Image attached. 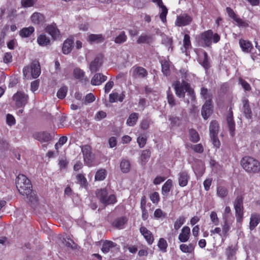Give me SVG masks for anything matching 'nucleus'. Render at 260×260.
Segmentation results:
<instances>
[{"label": "nucleus", "mask_w": 260, "mask_h": 260, "mask_svg": "<svg viewBox=\"0 0 260 260\" xmlns=\"http://www.w3.org/2000/svg\"><path fill=\"white\" fill-rule=\"evenodd\" d=\"M241 165L248 173L255 174L260 171V162L253 157H244L241 160Z\"/></svg>", "instance_id": "obj_2"}, {"label": "nucleus", "mask_w": 260, "mask_h": 260, "mask_svg": "<svg viewBox=\"0 0 260 260\" xmlns=\"http://www.w3.org/2000/svg\"><path fill=\"white\" fill-rule=\"evenodd\" d=\"M138 116L139 115L137 113L131 114L127 119L126 124L129 126H134L138 119Z\"/></svg>", "instance_id": "obj_34"}, {"label": "nucleus", "mask_w": 260, "mask_h": 260, "mask_svg": "<svg viewBox=\"0 0 260 260\" xmlns=\"http://www.w3.org/2000/svg\"><path fill=\"white\" fill-rule=\"evenodd\" d=\"M211 102V100H207L202 107V115L205 119H207L212 112V105Z\"/></svg>", "instance_id": "obj_14"}, {"label": "nucleus", "mask_w": 260, "mask_h": 260, "mask_svg": "<svg viewBox=\"0 0 260 260\" xmlns=\"http://www.w3.org/2000/svg\"><path fill=\"white\" fill-rule=\"evenodd\" d=\"M77 181L82 187H86L87 182L85 176L82 174H79L76 176Z\"/></svg>", "instance_id": "obj_42"}, {"label": "nucleus", "mask_w": 260, "mask_h": 260, "mask_svg": "<svg viewBox=\"0 0 260 260\" xmlns=\"http://www.w3.org/2000/svg\"><path fill=\"white\" fill-rule=\"evenodd\" d=\"M127 39L126 36L124 32H121L120 34L115 38L114 41L116 43L121 44L126 41Z\"/></svg>", "instance_id": "obj_49"}, {"label": "nucleus", "mask_w": 260, "mask_h": 260, "mask_svg": "<svg viewBox=\"0 0 260 260\" xmlns=\"http://www.w3.org/2000/svg\"><path fill=\"white\" fill-rule=\"evenodd\" d=\"M161 65V71L166 76H169L170 74V62L169 61L165 59L160 61Z\"/></svg>", "instance_id": "obj_31"}, {"label": "nucleus", "mask_w": 260, "mask_h": 260, "mask_svg": "<svg viewBox=\"0 0 260 260\" xmlns=\"http://www.w3.org/2000/svg\"><path fill=\"white\" fill-rule=\"evenodd\" d=\"M150 156V152L148 150H143L142 152L141 155V159L142 162V164H145V162L148 160Z\"/></svg>", "instance_id": "obj_55"}, {"label": "nucleus", "mask_w": 260, "mask_h": 260, "mask_svg": "<svg viewBox=\"0 0 260 260\" xmlns=\"http://www.w3.org/2000/svg\"><path fill=\"white\" fill-rule=\"evenodd\" d=\"M68 138L66 136H62L59 139L58 141L55 145V149L58 151L67 141Z\"/></svg>", "instance_id": "obj_50"}, {"label": "nucleus", "mask_w": 260, "mask_h": 260, "mask_svg": "<svg viewBox=\"0 0 260 260\" xmlns=\"http://www.w3.org/2000/svg\"><path fill=\"white\" fill-rule=\"evenodd\" d=\"M16 185L20 193L28 196L32 191L29 180L24 175L19 174L16 179Z\"/></svg>", "instance_id": "obj_3"}, {"label": "nucleus", "mask_w": 260, "mask_h": 260, "mask_svg": "<svg viewBox=\"0 0 260 260\" xmlns=\"http://www.w3.org/2000/svg\"><path fill=\"white\" fill-rule=\"evenodd\" d=\"M114 86V82L113 81H109L105 85L104 91L105 93H108Z\"/></svg>", "instance_id": "obj_60"}, {"label": "nucleus", "mask_w": 260, "mask_h": 260, "mask_svg": "<svg viewBox=\"0 0 260 260\" xmlns=\"http://www.w3.org/2000/svg\"><path fill=\"white\" fill-rule=\"evenodd\" d=\"M30 20L34 24H40L45 21V16L39 12L34 13L30 16Z\"/></svg>", "instance_id": "obj_20"}, {"label": "nucleus", "mask_w": 260, "mask_h": 260, "mask_svg": "<svg viewBox=\"0 0 260 260\" xmlns=\"http://www.w3.org/2000/svg\"><path fill=\"white\" fill-rule=\"evenodd\" d=\"M101 65V62L99 57H96L90 64L89 69L92 72H95Z\"/></svg>", "instance_id": "obj_35"}, {"label": "nucleus", "mask_w": 260, "mask_h": 260, "mask_svg": "<svg viewBox=\"0 0 260 260\" xmlns=\"http://www.w3.org/2000/svg\"><path fill=\"white\" fill-rule=\"evenodd\" d=\"M96 196L101 202L104 205L113 204L116 202V199L114 194H109L106 188L98 190Z\"/></svg>", "instance_id": "obj_5"}, {"label": "nucleus", "mask_w": 260, "mask_h": 260, "mask_svg": "<svg viewBox=\"0 0 260 260\" xmlns=\"http://www.w3.org/2000/svg\"><path fill=\"white\" fill-rule=\"evenodd\" d=\"M37 0H21V5L24 8L31 7L34 6Z\"/></svg>", "instance_id": "obj_53"}, {"label": "nucleus", "mask_w": 260, "mask_h": 260, "mask_svg": "<svg viewBox=\"0 0 260 260\" xmlns=\"http://www.w3.org/2000/svg\"><path fill=\"white\" fill-rule=\"evenodd\" d=\"M120 167L123 173H126L128 172L131 167L129 161L126 159H122L120 162Z\"/></svg>", "instance_id": "obj_39"}, {"label": "nucleus", "mask_w": 260, "mask_h": 260, "mask_svg": "<svg viewBox=\"0 0 260 260\" xmlns=\"http://www.w3.org/2000/svg\"><path fill=\"white\" fill-rule=\"evenodd\" d=\"M195 246L196 244L194 243L181 244L179 246V249L183 253L191 254L193 253Z\"/></svg>", "instance_id": "obj_25"}, {"label": "nucleus", "mask_w": 260, "mask_h": 260, "mask_svg": "<svg viewBox=\"0 0 260 260\" xmlns=\"http://www.w3.org/2000/svg\"><path fill=\"white\" fill-rule=\"evenodd\" d=\"M226 12L228 16L235 22L236 25L239 27H246L248 26V23L238 16L231 8L227 7Z\"/></svg>", "instance_id": "obj_10"}, {"label": "nucleus", "mask_w": 260, "mask_h": 260, "mask_svg": "<svg viewBox=\"0 0 260 260\" xmlns=\"http://www.w3.org/2000/svg\"><path fill=\"white\" fill-rule=\"evenodd\" d=\"M260 222V215L257 213H253L251 214L250 222H249V229L250 231L253 230L255 228Z\"/></svg>", "instance_id": "obj_19"}, {"label": "nucleus", "mask_w": 260, "mask_h": 260, "mask_svg": "<svg viewBox=\"0 0 260 260\" xmlns=\"http://www.w3.org/2000/svg\"><path fill=\"white\" fill-rule=\"evenodd\" d=\"M28 99V95L22 91L17 92L13 96V100L18 108L24 107L27 103Z\"/></svg>", "instance_id": "obj_9"}, {"label": "nucleus", "mask_w": 260, "mask_h": 260, "mask_svg": "<svg viewBox=\"0 0 260 260\" xmlns=\"http://www.w3.org/2000/svg\"><path fill=\"white\" fill-rule=\"evenodd\" d=\"M190 140L193 142H197L199 140V136L198 133L194 129L189 131Z\"/></svg>", "instance_id": "obj_54"}, {"label": "nucleus", "mask_w": 260, "mask_h": 260, "mask_svg": "<svg viewBox=\"0 0 260 260\" xmlns=\"http://www.w3.org/2000/svg\"><path fill=\"white\" fill-rule=\"evenodd\" d=\"M87 41L90 43H99L103 42L104 38L101 35L91 34L88 36Z\"/></svg>", "instance_id": "obj_33"}, {"label": "nucleus", "mask_w": 260, "mask_h": 260, "mask_svg": "<svg viewBox=\"0 0 260 260\" xmlns=\"http://www.w3.org/2000/svg\"><path fill=\"white\" fill-rule=\"evenodd\" d=\"M161 9V12L160 13L159 17L163 23L167 21L166 16L168 14V9L165 6L162 5L159 7Z\"/></svg>", "instance_id": "obj_44"}, {"label": "nucleus", "mask_w": 260, "mask_h": 260, "mask_svg": "<svg viewBox=\"0 0 260 260\" xmlns=\"http://www.w3.org/2000/svg\"><path fill=\"white\" fill-rule=\"evenodd\" d=\"M224 224L222 227V232L224 237H225L230 229V226L228 224V222L226 219H224Z\"/></svg>", "instance_id": "obj_56"}, {"label": "nucleus", "mask_w": 260, "mask_h": 260, "mask_svg": "<svg viewBox=\"0 0 260 260\" xmlns=\"http://www.w3.org/2000/svg\"><path fill=\"white\" fill-rule=\"evenodd\" d=\"M173 182L171 179H168L162 185L161 193L163 196H167L172 187Z\"/></svg>", "instance_id": "obj_30"}, {"label": "nucleus", "mask_w": 260, "mask_h": 260, "mask_svg": "<svg viewBox=\"0 0 260 260\" xmlns=\"http://www.w3.org/2000/svg\"><path fill=\"white\" fill-rule=\"evenodd\" d=\"M140 232L143 236L148 244L149 245L152 244L153 242L154 238L151 232L144 226H141L140 228Z\"/></svg>", "instance_id": "obj_17"}, {"label": "nucleus", "mask_w": 260, "mask_h": 260, "mask_svg": "<svg viewBox=\"0 0 260 260\" xmlns=\"http://www.w3.org/2000/svg\"><path fill=\"white\" fill-rule=\"evenodd\" d=\"M183 47L185 50L191 48V43L190 41V37L188 35L185 34L184 36L183 39Z\"/></svg>", "instance_id": "obj_52"}, {"label": "nucleus", "mask_w": 260, "mask_h": 260, "mask_svg": "<svg viewBox=\"0 0 260 260\" xmlns=\"http://www.w3.org/2000/svg\"><path fill=\"white\" fill-rule=\"evenodd\" d=\"M50 38L45 34L40 35L37 38V43L39 46L45 47L50 45Z\"/></svg>", "instance_id": "obj_22"}, {"label": "nucleus", "mask_w": 260, "mask_h": 260, "mask_svg": "<svg viewBox=\"0 0 260 260\" xmlns=\"http://www.w3.org/2000/svg\"><path fill=\"white\" fill-rule=\"evenodd\" d=\"M169 120L174 126L179 125L180 124V119L176 116L170 117Z\"/></svg>", "instance_id": "obj_64"}, {"label": "nucleus", "mask_w": 260, "mask_h": 260, "mask_svg": "<svg viewBox=\"0 0 260 260\" xmlns=\"http://www.w3.org/2000/svg\"><path fill=\"white\" fill-rule=\"evenodd\" d=\"M35 31V28L30 26L28 27H24L19 31V35L21 38H28Z\"/></svg>", "instance_id": "obj_28"}, {"label": "nucleus", "mask_w": 260, "mask_h": 260, "mask_svg": "<svg viewBox=\"0 0 260 260\" xmlns=\"http://www.w3.org/2000/svg\"><path fill=\"white\" fill-rule=\"evenodd\" d=\"M185 221V218L184 216H179L174 222V229L176 230H178V229H179L181 227V226L184 223Z\"/></svg>", "instance_id": "obj_43"}, {"label": "nucleus", "mask_w": 260, "mask_h": 260, "mask_svg": "<svg viewBox=\"0 0 260 260\" xmlns=\"http://www.w3.org/2000/svg\"><path fill=\"white\" fill-rule=\"evenodd\" d=\"M34 137L36 140L42 142H48L51 139L50 135L45 132L36 133Z\"/></svg>", "instance_id": "obj_23"}, {"label": "nucleus", "mask_w": 260, "mask_h": 260, "mask_svg": "<svg viewBox=\"0 0 260 260\" xmlns=\"http://www.w3.org/2000/svg\"><path fill=\"white\" fill-rule=\"evenodd\" d=\"M116 246V244L110 241H105L102 245V251L104 253H108L110 248Z\"/></svg>", "instance_id": "obj_38"}, {"label": "nucleus", "mask_w": 260, "mask_h": 260, "mask_svg": "<svg viewBox=\"0 0 260 260\" xmlns=\"http://www.w3.org/2000/svg\"><path fill=\"white\" fill-rule=\"evenodd\" d=\"M73 75L76 79L82 80L85 75V72L80 68H77L74 70Z\"/></svg>", "instance_id": "obj_45"}, {"label": "nucleus", "mask_w": 260, "mask_h": 260, "mask_svg": "<svg viewBox=\"0 0 260 260\" xmlns=\"http://www.w3.org/2000/svg\"><path fill=\"white\" fill-rule=\"evenodd\" d=\"M106 175V171L105 169H100L95 173V180L97 181H102L105 179Z\"/></svg>", "instance_id": "obj_40"}, {"label": "nucleus", "mask_w": 260, "mask_h": 260, "mask_svg": "<svg viewBox=\"0 0 260 260\" xmlns=\"http://www.w3.org/2000/svg\"><path fill=\"white\" fill-rule=\"evenodd\" d=\"M178 180L179 186L181 187L186 186L189 180L188 173L185 171H181L178 174Z\"/></svg>", "instance_id": "obj_15"}, {"label": "nucleus", "mask_w": 260, "mask_h": 260, "mask_svg": "<svg viewBox=\"0 0 260 260\" xmlns=\"http://www.w3.org/2000/svg\"><path fill=\"white\" fill-rule=\"evenodd\" d=\"M192 21V17L186 13L177 15L175 24L177 26L183 27L189 25Z\"/></svg>", "instance_id": "obj_8"}, {"label": "nucleus", "mask_w": 260, "mask_h": 260, "mask_svg": "<svg viewBox=\"0 0 260 260\" xmlns=\"http://www.w3.org/2000/svg\"><path fill=\"white\" fill-rule=\"evenodd\" d=\"M68 91V88L66 86L61 87L57 92V96L60 99H64Z\"/></svg>", "instance_id": "obj_48"}, {"label": "nucleus", "mask_w": 260, "mask_h": 260, "mask_svg": "<svg viewBox=\"0 0 260 260\" xmlns=\"http://www.w3.org/2000/svg\"><path fill=\"white\" fill-rule=\"evenodd\" d=\"M165 213L160 209H156L154 212V217L155 218H159L165 216Z\"/></svg>", "instance_id": "obj_63"}, {"label": "nucleus", "mask_w": 260, "mask_h": 260, "mask_svg": "<svg viewBox=\"0 0 260 260\" xmlns=\"http://www.w3.org/2000/svg\"><path fill=\"white\" fill-rule=\"evenodd\" d=\"M191 148L197 153H202L203 152V147L201 144L193 145L191 146Z\"/></svg>", "instance_id": "obj_61"}, {"label": "nucleus", "mask_w": 260, "mask_h": 260, "mask_svg": "<svg viewBox=\"0 0 260 260\" xmlns=\"http://www.w3.org/2000/svg\"><path fill=\"white\" fill-rule=\"evenodd\" d=\"M60 239L61 242L68 247H70L71 248H74L75 244L68 236L66 235L65 236H63L62 237H61Z\"/></svg>", "instance_id": "obj_36"}, {"label": "nucleus", "mask_w": 260, "mask_h": 260, "mask_svg": "<svg viewBox=\"0 0 260 260\" xmlns=\"http://www.w3.org/2000/svg\"><path fill=\"white\" fill-rule=\"evenodd\" d=\"M218 129L219 125L217 122L216 121H211L209 127L210 135L212 144L216 148H218L220 144V141L217 138Z\"/></svg>", "instance_id": "obj_6"}, {"label": "nucleus", "mask_w": 260, "mask_h": 260, "mask_svg": "<svg viewBox=\"0 0 260 260\" xmlns=\"http://www.w3.org/2000/svg\"><path fill=\"white\" fill-rule=\"evenodd\" d=\"M81 150L83 155L84 161L88 165L91 162L93 159V155L91 152V147L87 145L82 146Z\"/></svg>", "instance_id": "obj_12"}, {"label": "nucleus", "mask_w": 260, "mask_h": 260, "mask_svg": "<svg viewBox=\"0 0 260 260\" xmlns=\"http://www.w3.org/2000/svg\"><path fill=\"white\" fill-rule=\"evenodd\" d=\"M176 95L179 98H184L186 92L190 97L191 101L195 100V94L193 89L191 88L190 85L186 81L182 80L181 82L179 80L174 81L172 84Z\"/></svg>", "instance_id": "obj_1"}, {"label": "nucleus", "mask_w": 260, "mask_h": 260, "mask_svg": "<svg viewBox=\"0 0 260 260\" xmlns=\"http://www.w3.org/2000/svg\"><path fill=\"white\" fill-rule=\"evenodd\" d=\"M226 121L229 128V131L230 132V134L232 136H233L235 134V123L233 120V112L231 111H230V112L228 114Z\"/></svg>", "instance_id": "obj_21"}, {"label": "nucleus", "mask_w": 260, "mask_h": 260, "mask_svg": "<svg viewBox=\"0 0 260 260\" xmlns=\"http://www.w3.org/2000/svg\"><path fill=\"white\" fill-rule=\"evenodd\" d=\"M45 31L48 32L54 40H59L61 38L60 31L54 23L48 25L45 28Z\"/></svg>", "instance_id": "obj_11"}, {"label": "nucleus", "mask_w": 260, "mask_h": 260, "mask_svg": "<svg viewBox=\"0 0 260 260\" xmlns=\"http://www.w3.org/2000/svg\"><path fill=\"white\" fill-rule=\"evenodd\" d=\"M73 42L74 41L73 39L70 38L66 39L64 41L62 48V51L63 54H68L71 52L73 48Z\"/></svg>", "instance_id": "obj_24"}, {"label": "nucleus", "mask_w": 260, "mask_h": 260, "mask_svg": "<svg viewBox=\"0 0 260 260\" xmlns=\"http://www.w3.org/2000/svg\"><path fill=\"white\" fill-rule=\"evenodd\" d=\"M177 75L182 80H183L187 82L191 79V74L188 73V71L184 69H181Z\"/></svg>", "instance_id": "obj_37"}, {"label": "nucleus", "mask_w": 260, "mask_h": 260, "mask_svg": "<svg viewBox=\"0 0 260 260\" xmlns=\"http://www.w3.org/2000/svg\"><path fill=\"white\" fill-rule=\"evenodd\" d=\"M243 108L242 111L247 118H250L252 115V112L249 105V101L246 98H243L242 100Z\"/></svg>", "instance_id": "obj_26"}, {"label": "nucleus", "mask_w": 260, "mask_h": 260, "mask_svg": "<svg viewBox=\"0 0 260 260\" xmlns=\"http://www.w3.org/2000/svg\"><path fill=\"white\" fill-rule=\"evenodd\" d=\"M31 70V76L33 78H38L41 73L40 66L39 63H32L30 67H25L23 69V76L25 78H28L29 76V71Z\"/></svg>", "instance_id": "obj_7"}, {"label": "nucleus", "mask_w": 260, "mask_h": 260, "mask_svg": "<svg viewBox=\"0 0 260 260\" xmlns=\"http://www.w3.org/2000/svg\"><path fill=\"white\" fill-rule=\"evenodd\" d=\"M125 97V94L123 92L119 94L117 92H113L109 94V102L111 103L116 102H122Z\"/></svg>", "instance_id": "obj_27"}, {"label": "nucleus", "mask_w": 260, "mask_h": 260, "mask_svg": "<svg viewBox=\"0 0 260 260\" xmlns=\"http://www.w3.org/2000/svg\"><path fill=\"white\" fill-rule=\"evenodd\" d=\"M201 95L202 98L207 100H211V94L207 88L202 87L201 89Z\"/></svg>", "instance_id": "obj_46"}, {"label": "nucleus", "mask_w": 260, "mask_h": 260, "mask_svg": "<svg viewBox=\"0 0 260 260\" xmlns=\"http://www.w3.org/2000/svg\"><path fill=\"white\" fill-rule=\"evenodd\" d=\"M146 139L142 136H139L137 138V143L139 144V146L140 148H143L144 147L145 145L146 144Z\"/></svg>", "instance_id": "obj_62"}, {"label": "nucleus", "mask_w": 260, "mask_h": 260, "mask_svg": "<svg viewBox=\"0 0 260 260\" xmlns=\"http://www.w3.org/2000/svg\"><path fill=\"white\" fill-rule=\"evenodd\" d=\"M167 99L168 103L171 106L173 107L175 105L174 96L170 92V91H168L167 92Z\"/></svg>", "instance_id": "obj_58"}, {"label": "nucleus", "mask_w": 260, "mask_h": 260, "mask_svg": "<svg viewBox=\"0 0 260 260\" xmlns=\"http://www.w3.org/2000/svg\"><path fill=\"white\" fill-rule=\"evenodd\" d=\"M150 199L153 204H157L159 201V195L157 192H154L150 195Z\"/></svg>", "instance_id": "obj_57"}, {"label": "nucleus", "mask_w": 260, "mask_h": 260, "mask_svg": "<svg viewBox=\"0 0 260 260\" xmlns=\"http://www.w3.org/2000/svg\"><path fill=\"white\" fill-rule=\"evenodd\" d=\"M107 79V76L100 74H95L91 80V84L92 85L98 86L102 84Z\"/></svg>", "instance_id": "obj_18"}, {"label": "nucleus", "mask_w": 260, "mask_h": 260, "mask_svg": "<svg viewBox=\"0 0 260 260\" xmlns=\"http://www.w3.org/2000/svg\"><path fill=\"white\" fill-rule=\"evenodd\" d=\"M239 81V83L241 85L245 90L249 91L251 90L250 85L247 82L241 78H240Z\"/></svg>", "instance_id": "obj_59"}, {"label": "nucleus", "mask_w": 260, "mask_h": 260, "mask_svg": "<svg viewBox=\"0 0 260 260\" xmlns=\"http://www.w3.org/2000/svg\"><path fill=\"white\" fill-rule=\"evenodd\" d=\"M190 235V229L188 226H184L181 231V233L179 235L178 239L182 243L187 242Z\"/></svg>", "instance_id": "obj_16"}, {"label": "nucleus", "mask_w": 260, "mask_h": 260, "mask_svg": "<svg viewBox=\"0 0 260 260\" xmlns=\"http://www.w3.org/2000/svg\"><path fill=\"white\" fill-rule=\"evenodd\" d=\"M210 218L211 222L214 225H218L219 224V220L217 217V213L215 211H212L211 212Z\"/></svg>", "instance_id": "obj_51"}, {"label": "nucleus", "mask_w": 260, "mask_h": 260, "mask_svg": "<svg viewBox=\"0 0 260 260\" xmlns=\"http://www.w3.org/2000/svg\"><path fill=\"white\" fill-rule=\"evenodd\" d=\"M228 191L227 189L222 186H219L217 187V195L218 197L223 198L228 195Z\"/></svg>", "instance_id": "obj_41"}, {"label": "nucleus", "mask_w": 260, "mask_h": 260, "mask_svg": "<svg viewBox=\"0 0 260 260\" xmlns=\"http://www.w3.org/2000/svg\"><path fill=\"white\" fill-rule=\"evenodd\" d=\"M130 72L135 78H145L147 76L146 70L141 67H133Z\"/></svg>", "instance_id": "obj_13"}, {"label": "nucleus", "mask_w": 260, "mask_h": 260, "mask_svg": "<svg viewBox=\"0 0 260 260\" xmlns=\"http://www.w3.org/2000/svg\"><path fill=\"white\" fill-rule=\"evenodd\" d=\"M157 245L161 251H162L164 252L166 251L168 244L165 239H164V238H160L158 241Z\"/></svg>", "instance_id": "obj_47"}, {"label": "nucleus", "mask_w": 260, "mask_h": 260, "mask_svg": "<svg viewBox=\"0 0 260 260\" xmlns=\"http://www.w3.org/2000/svg\"><path fill=\"white\" fill-rule=\"evenodd\" d=\"M220 36L217 33H214L212 30H208L201 35V41L206 47H209L212 43H216L220 40Z\"/></svg>", "instance_id": "obj_4"}, {"label": "nucleus", "mask_w": 260, "mask_h": 260, "mask_svg": "<svg viewBox=\"0 0 260 260\" xmlns=\"http://www.w3.org/2000/svg\"><path fill=\"white\" fill-rule=\"evenodd\" d=\"M239 45L243 51L246 53L250 52L252 49V44L247 40H240Z\"/></svg>", "instance_id": "obj_29"}, {"label": "nucleus", "mask_w": 260, "mask_h": 260, "mask_svg": "<svg viewBox=\"0 0 260 260\" xmlns=\"http://www.w3.org/2000/svg\"><path fill=\"white\" fill-rule=\"evenodd\" d=\"M127 222L126 218L121 217L116 219L113 222V225L118 229H121L124 228V224Z\"/></svg>", "instance_id": "obj_32"}]
</instances>
